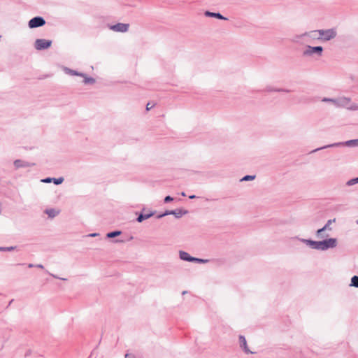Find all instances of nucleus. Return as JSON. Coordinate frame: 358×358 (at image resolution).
Wrapping results in <instances>:
<instances>
[{
  "label": "nucleus",
  "instance_id": "1",
  "mask_svg": "<svg viewBox=\"0 0 358 358\" xmlns=\"http://www.w3.org/2000/svg\"><path fill=\"white\" fill-rule=\"evenodd\" d=\"M299 240L309 246L310 248L320 251H326L329 249H333L336 248L338 245V240L336 238H325L322 241H318L305 238H299Z\"/></svg>",
  "mask_w": 358,
  "mask_h": 358
},
{
  "label": "nucleus",
  "instance_id": "2",
  "mask_svg": "<svg viewBox=\"0 0 358 358\" xmlns=\"http://www.w3.org/2000/svg\"><path fill=\"white\" fill-rule=\"evenodd\" d=\"M317 30L318 41L322 42H327L332 39H334L337 36V31L336 28Z\"/></svg>",
  "mask_w": 358,
  "mask_h": 358
},
{
  "label": "nucleus",
  "instance_id": "3",
  "mask_svg": "<svg viewBox=\"0 0 358 358\" xmlns=\"http://www.w3.org/2000/svg\"><path fill=\"white\" fill-rule=\"evenodd\" d=\"M324 48L322 46H311L306 45V48L303 50L302 55L306 57H320L322 56Z\"/></svg>",
  "mask_w": 358,
  "mask_h": 358
},
{
  "label": "nucleus",
  "instance_id": "4",
  "mask_svg": "<svg viewBox=\"0 0 358 358\" xmlns=\"http://www.w3.org/2000/svg\"><path fill=\"white\" fill-rule=\"evenodd\" d=\"M338 108H345L349 110H358V105L351 101V99L346 96H341L338 98Z\"/></svg>",
  "mask_w": 358,
  "mask_h": 358
},
{
  "label": "nucleus",
  "instance_id": "5",
  "mask_svg": "<svg viewBox=\"0 0 358 358\" xmlns=\"http://www.w3.org/2000/svg\"><path fill=\"white\" fill-rule=\"evenodd\" d=\"M343 145H346V146H348V147L357 146L358 145V139L350 140V141H347L345 142L334 143H332V144L322 146L321 148H318L317 149H315L312 152H317L318 150H321L326 149V148H335V147H340V146H343Z\"/></svg>",
  "mask_w": 358,
  "mask_h": 358
},
{
  "label": "nucleus",
  "instance_id": "6",
  "mask_svg": "<svg viewBox=\"0 0 358 358\" xmlns=\"http://www.w3.org/2000/svg\"><path fill=\"white\" fill-rule=\"evenodd\" d=\"M52 45V41L46 39H36L34 43V48L37 50H42L49 48Z\"/></svg>",
  "mask_w": 358,
  "mask_h": 358
},
{
  "label": "nucleus",
  "instance_id": "7",
  "mask_svg": "<svg viewBox=\"0 0 358 358\" xmlns=\"http://www.w3.org/2000/svg\"><path fill=\"white\" fill-rule=\"evenodd\" d=\"M129 24L127 23H117L113 25H110L109 29L115 32L125 33L128 31Z\"/></svg>",
  "mask_w": 358,
  "mask_h": 358
},
{
  "label": "nucleus",
  "instance_id": "8",
  "mask_svg": "<svg viewBox=\"0 0 358 358\" xmlns=\"http://www.w3.org/2000/svg\"><path fill=\"white\" fill-rule=\"evenodd\" d=\"M45 24V20L43 17L37 16L34 17L29 21L28 25L29 28H37L43 26Z\"/></svg>",
  "mask_w": 358,
  "mask_h": 358
},
{
  "label": "nucleus",
  "instance_id": "9",
  "mask_svg": "<svg viewBox=\"0 0 358 358\" xmlns=\"http://www.w3.org/2000/svg\"><path fill=\"white\" fill-rule=\"evenodd\" d=\"M304 33L306 43H313L314 41H318L317 29L305 31Z\"/></svg>",
  "mask_w": 358,
  "mask_h": 358
},
{
  "label": "nucleus",
  "instance_id": "10",
  "mask_svg": "<svg viewBox=\"0 0 358 358\" xmlns=\"http://www.w3.org/2000/svg\"><path fill=\"white\" fill-rule=\"evenodd\" d=\"M239 344L241 348L244 351L245 354H254V352H252L248 347L247 341L244 336H239Z\"/></svg>",
  "mask_w": 358,
  "mask_h": 358
},
{
  "label": "nucleus",
  "instance_id": "11",
  "mask_svg": "<svg viewBox=\"0 0 358 358\" xmlns=\"http://www.w3.org/2000/svg\"><path fill=\"white\" fill-rule=\"evenodd\" d=\"M13 164L16 169H18L20 168H28L33 166L34 165V163H30L21 159L15 160Z\"/></svg>",
  "mask_w": 358,
  "mask_h": 358
},
{
  "label": "nucleus",
  "instance_id": "12",
  "mask_svg": "<svg viewBox=\"0 0 358 358\" xmlns=\"http://www.w3.org/2000/svg\"><path fill=\"white\" fill-rule=\"evenodd\" d=\"M304 36V32L299 34H295L292 38L291 41L296 44L303 45L306 43Z\"/></svg>",
  "mask_w": 358,
  "mask_h": 358
},
{
  "label": "nucleus",
  "instance_id": "13",
  "mask_svg": "<svg viewBox=\"0 0 358 358\" xmlns=\"http://www.w3.org/2000/svg\"><path fill=\"white\" fill-rule=\"evenodd\" d=\"M63 181H64V178H62V177L57 178H46L45 179H42L41 180L42 182L50 183L51 182H53L55 185H60V184H62L63 182Z\"/></svg>",
  "mask_w": 358,
  "mask_h": 358
},
{
  "label": "nucleus",
  "instance_id": "14",
  "mask_svg": "<svg viewBox=\"0 0 358 358\" xmlns=\"http://www.w3.org/2000/svg\"><path fill=\"white\" fill-rule=\"evenodd\" d=\"M179 257L180 259L183 261L193 262L194 257L190 256L189 254L187 253V252L180 250L179 252Z\"/></svg>",
  "mask_w": 358,
  "mask_h": 358
},
{
  "label": "nucleus",
  "instance_id": "15",
  "mask_svg": "<svg viewBox=\"0 0 358 358\" xmlns=\"http://www.w3.org/2000/svg\"><path fill=\"white\" fill-rule=\"evenodd\" d=\"M204 15L206 17H215V18H217V19H220V20H228L227 17H225L224 16L221 15L220 13H213V12H210V11H206Z\"/></svg>",
  "mask_w": 358,
  "mask_h": 358
},
{
  "label": "nucleus",
  "instance_id": "16",
  "mask_svg": "<svg viewBox=\"0 0 358 358\" xmlns=\"http://www.w3.org/2000/svg\"><path fill=\"white\" fill-rule=\"evenodd\" d=\"M154 215H155V212L154 211H150L148 213H141L138 216V217L136 219V221L138 222H142L143 220L149 219L150 217H151Z\"/></svg>",
  "mask_w": 358,
  "mask_h": 358
},
{
  "label": "nucleus",
  "instance_id": "17",
  "mask_svg": "<svg viewBox=\"0 0 358 358\" xmlns=\"http://www.w3.org/2000/svg\"><path fill=\"white\" fill-rule=\"evenodd\" d=\"M334 221H335V220H329L327 221V224L322 228L317 230V234H320L322 232H325L327 231H331V224Z\"/></svg>",
  "mask_w": 358,
  "mask_h": 358
},
{
  "label": "nucleus",
  "instance_id": "18",
  "mask_svg": "<svg viewBox=\"0 0 358 358\" xmlns=\"http://www.w3.org/2000/svg\"><path fill=\"white\" fill-rule=\"evenodd\" d=\"M45 213L47 214L49 217L54 218L59 213V211L55 208H48L45 210Z\"/></svg>",
  "mask_w": 358,
  "mask_h": 358
},
{
  "label": "nucleus",
  "instance_id": "19",
  "mask_svg": "<svg viewBox=\"0 0 358 358\" xmlns=\"http://www.w3.org/2000/svg\"><path fill=\"white\" fill-rule=\"evenodd\" d=\"M82 77L84 78L83 82L85 84H94L95 83L94 78H93L92 77H89L85 73H84V76H82Z\"/></svg>",
  "mask_w": 358,
  "mask_h": 358
},
{
  "label": "nucleus",
  "instance_id": "20",
  "mask_svg": "<svg viewBox=\"0 0 358 358\" xmlns=\"http://www.w3.org/2000/svg\"><path fill=\"white\" fill-rule=\"evenodd\" d=\"M322 102H329L333 103L336 107H337V103H338V98L337 99H332V98H323L322 99Z\"/></svg>",
  "mask_w": 358,
  "mask_h": 358
},
{
  "label": "nucleus",
  "instance_id": "21",
  "mask_svg": "<svg viewBox=\"0 0 358 358\" xmlns=\"http://www.w3.org/2000/svg\"><path fill=\"white\" fill-rule=\"evenodd\" d=\"M121 234H122L121 231H111V232L108 233L106 234V237L109 238H115V237L118 236Z\"/></svg>",
  "mask_w": 358,
  "mask_h": 358
},
{
  "label": "nucleus",
  "instance_id": "22",
  "mask_svg": "<svg viewBox=\"0 0 358 358\" xmlns=\"http://www.w3.org/2000/svg\"><path fill=\"white\" fill-rule=\"evenodd\" d=\"M350 286L358 288V276L357 275H354L351 278V282H350Z\"/></svg>",
  "mask_w": 358,
  "mask_h": 358
},
{
  "label": "nucleus",
  "instance_id": "23",
  "mask_svg": "<svg viewBox=\"0 0 358 358\" xmlns=\"http://www.w3.org/2000/svg\"><path fill=\"white\" fill-rule=\"evenodd\" d=\"M66 72L72 76H84V73H79V72H77L74 70H71L70 69H66Z\"/></svg>",
  "mask_w": 358,
  "mask_h": 358
},
{
  "label": "nucleus",
  "instance_id": "24",
  "mask_svg": "<svg viewBox=\"0 0 358 358\" xmlns=\"http://www.w3.org/2000/svg\"><path fill=\"white\" fill-rule=\"evenodd\" d=\"M357 183H358V177L348 180L347 182H346V185H348V186H352V185H354L355 184H357Z\"/></svg>",
  "mask_w": 358,
  "mask_h": 358
},
{
  "label": "nucleus",
  "instance_id": "25",
  "mask_svg": "<svg viewBox=\"0 0 358 358\" xmlns=\"http://www.w3.org/2000/svg\"><path fill=\"white\" fill-rule=\"evenodd\" d=\"M255 176H251V175H247V176H245L244 177H243L241 179V181L243 182V181H250V180H253L255 178Z\"/></svg>",
  "mask_w": 358,
  "mask_h": 358
},
{
  "label": "nucleus",
  "instance_id": "26",
  "mask_svg": "<svg viewBox=\"0 0 358 358\" xmlns=\"http://www.w3.org/2000/svg\"><path fill=\"white\" fill-rule=\"evenodd\" d=\"M316 236L317 238H327L329 236V234L325 231L322 232L320 234H317V231H316Z\"/></svg>",
  "mask_w": 358,
  "mask_h": 358
},
{
  "label": "nucleus",
  "instance_id": "27",
  "mask_svg": "<svg viewBox=\"0 0 358 358\" xmlns=\"http://www.w3.org/2000/svg\"><path fill=\"white\" fill-rule=\"evenodd\" d=\"M173 213V215H175L176 217L177 218H179L182 215V210H172Z\"/></svg>",
  "mask_w": 358,
  "mask_h": 358
},
{
  "label": "nucleus",
  "instance_id": "28",
  "mask_svg": "<svg viewBox=\"0 0 358 358\" xmlns=\"http://www.w3.org/2000/svg\"><path fill=\"white\" fill-rule=\"evenodd\" d=\"M208 262V259H199L196 257H194L193 262L196 263H207Z\"/></svg>",
  "mask_w": 358,
  "mask_h": 358
},
{
  "label": "nucleus",
  "instance_id": "29",
  "mask_svg": "<svg viewBox=\"0 0 358 358\" xmlns=\"http://www.w3.org/2000/svg\"><path fill=\"white\" fill-rule=\"evenodd\" d=\"M270 91L278 92H287V93L290 92L289 90L282 89V88L271 90Z\"/></svg>",
  "mask_w": 358,
  "mask_h": 358
},
{
  "label": "nucleus",
  "instance_id": "30",
  "mask_svg": "<svg viewBox=\"0 0 358 358\" xmlns=\"http://www.w3.org/2000/svg\"><path fill=\"white\" fill-rule=\"evenodd\" d=\"M15 248V247H5V248H0V251H11L13 250Z\"/></svg>",
  "mask_w": 358,
  "mask_h": 358
},
{
  "label": "nucleus",
  "instance_id": "31",
  "mask_svg": "<svg viewBox=\"0 0 358 358\" xmlns=\"http://www.w3.org/2000/svg\"><path fill=\"white\" fill-rule=\"evenodd\" d=\"M173 200V198L171 197V196H166L164 198V202L165 203H168V202L172 201Z\"/></svg>",
  "mask_w": 358,
  "mask_h": 358
},
{
  "label": "nucleus",
  "instance_id": "32",
  "mask_svg": "<svg viewBox=\"0 0 358 358\" xmlns=\"http://www.w3.org/2000/svg\"><path fill=\"white\" fill-rule=\"evenodd\" d=\"M172 214H173L172 210H166L164 213V216H166V215H172Z\"/></svg>",
  "mask_w": 358,
  "mask_h": 358
},
{
  "label": "nucleus",
  "instance_id": "33",
  "mask_svg": "<svg viewBox=\"0 0 358 358\" xmlns=\"http://www.w3.org/2000/svg\"><path fill=\"white\" fill-rule=\"evenodd\" d=\"M99 234L98 233H92V234H90L88 235L89 237H96V236H98Z\"/></svg>",
  "mask_w": 358,
  "mask_h": 358
},
{
  "label": "nucleus",
  "instance_id": "34",
  "mask_svg": "<svg viewBox=\"0 0 358 358\" xmlns=\"http://www.w3.org/2000/svg\"><path fill=\"white\" fill-rule=\"evenodd\" d=\"M53 278H59V279H61L62 280H66L67 279L66 278H59L58 276H57L56 275H54V274H50Z\"/></svg>",
  "mask_w": 358,
  "mask_h": 358
},
{
  "label": "nucleus",
  "instance_id": "35",
  "mask_svg": "<svg viewBox=\"0 0 358 358\" xmlns=\"http://www.w3.org/2000/svg\"><path fill=\"white\" fill-rule=\"evenodd\" d=\"M153 107V105L150 106V103L146 105V110H149Z\"/></svg>",
  "mask_w": 358,
  "mask_h": 358
},
{
  "label": "nucleus",
  "instance_id": "36",
  "mask_svg": "<svg viewBox=\"0 0 358 358\" xmlns=\"http://www.w3.org/2000/svg\"><path fill=\"white\" fill-rule=\"evenodd\" d=\"M125 358H135L133 355L126 354Z\"/></svg>",
  "mask_w": 358,
  "mask_h": 358
},
{
  "label": "nucleus",
  "instance_id": "37",
  "mask_svg": "<svg viewBox=\"0 0 358 358\" xmlns=\"http://www.w3.org/2000/svg\"><path fill=\"white\" fill-rule=\"evenodd\" d=\"M163 217H164V213L158 215L157 216V219H160V218H162Z\"/></svg>",
  "mask_w": 358,
  "mask_h": 358
},
{
  "label": "nucleus",
  "instance_id": "38",
  "mask_svg": "<svg viewBox=\"0 0 358 358\" xmlns=\"http://www.w3.org/2000/svg\"><path fill=\"white\" fill-rule=\"evenodd\" d=\"M35 266L39 268H43V266L42 264H36Z\"/></svg>",
  "mask_w": 358,
  "mask_h": 358
},
{
  "label": "nucleus",
  "instance_id": "39",
  "mask_svg": "<svg viewBox=\"0 0 358 358\" xmlns=\"http://www.w3.org/2000/svg\"><path fill=\"white\" fill-rule=\"evenodd\" d=\"M35 266H36V265H34V264H28V267H29V268H33V267H34Z\"/></svg>",
  "mask_w": 358,
  "mask_h": 358
},
{
  "label": "nucleus",
  "instance_id": "40",
  "mask_svg": "<svg viewBox=\"0 0 358 358\" xmlns=\"http://www.w3.org/2000/svg\"><path fill=\"white\" fill-rule=\"evenodd\" d=\"M189 199H192L196 198V196H195V195H190V196H189Z\"/></svg>",
  "mask_w": 358,
  "mask_h": 358
},
{
  "label": "nucleus",
  "instance_id": "41",
  "mask_svg": "<svg viewBox=\"0 0 358 358\" xmlns=\"http://www.w3.org/2000/svg\"><path fill=\"white\" fill-rule=\"evenodd\" d=\"M114 242H115V243L123 242V241L115 240Z\"/></svg>",
  "mask_w": 358,
  "mask_h": 358
},
{
  "label": "nucleus",
  "instance_id": "42",
  "mask_svg": "<svg viewBox=\"0 0 358 358\" xmlns=\"http://www.w3.org/2000/svg\"><path fill=\"white\" fill-rule=\"evenodd\" d=\"M181 195H182V196H186V194H185V192H182V193H181Z\"/></svg>",
  "mask_w": 358,
  "mask_h": 358
},
{
  "label": "nucleus",
  "instance_id": "43",
  "mask_svg": "<svg viewBox=\"0 0 358 358\" xmlns=\"http://www.w3.org/2000/svg\"><path fill=\"white\" fill-rule=\"evenodd\" d=\"M187 293L186 291L182 292V294H185Z\"/></svg>",
  "mask_w": 358,
  "mask_h": 358
},
{
  "label": "nucleus",
  "instance_id": "44",
  "mask_svg": "<svg viewBox=\"0 0 358 358\" xmlns=\"http://www.w3.org/2000/svg\"><path fill=\"white\" fill-rule=\"evenodd\" d=\"M357 224H358V221H357Z\"/></svg>",
  "mask_w": 358,
  "mask_h": 358
}]
</instances>
